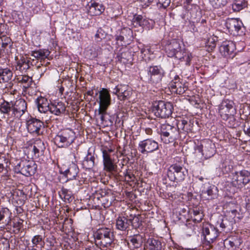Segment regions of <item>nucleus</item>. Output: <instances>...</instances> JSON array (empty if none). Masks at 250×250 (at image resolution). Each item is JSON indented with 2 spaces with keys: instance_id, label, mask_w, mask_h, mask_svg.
Wrapping results in <instances>:
<instances>
[{
  "instance_id": "nucleus-1",
  "label": "nucleus",
  "mask_w": 250,
  "mask_h": 250,
  "mask_svg": "<svg viewBox=\"0 0 250 250\" xmlns=\"http://www.w3.org/2000/svg\"><path fill=\"white\" fill-rule=\"evenodd\" d=\"M95 245L101 249H111L115 246V236L111 229L101 228L93 233Z\"/></svg>"
},
{
  "instance_id": "nucleus-2",
  "label": "nucleus",
  "mask_w": 250,
  "mask_h": 250,
  "mask_svg": "<svg viewBox=\"0 0 250 250\" xmlns=\"http://www.w3.org/2000/svg\"><path fill=\"white\" fill-rule=\"evenodd\" d=\"M76 138L75 132L70 128L60 130L54 138L55 144L61 148H66L72 144Z\"/></svg>"
},
{
  "instance_id": "nucleus-3",
  "label": "nucleus",
  "mask_w": 250,
  "mask_h": 250,
  "mask_svg": "<svg viewBox=\"0 0 250 250\" xmlns=\"http://www.w3.org/2000/svg\"><path fill=\"white\" fill-rule=\"evenodd\" d=\"M160 131L161 140L166 144L174 142L179 136L178 128L167 124H162Z\"/></svg>"
},
{
  "instance_id": "nucleus-4",
  "label": "nucleus",
  "mask_w": 250,
  "mask_h": 250,
  "mask_svg": "<svg viewBox=\"0 0 250 250\" xmlns=\"http://www.w3.org/2000/svg\"><path fill=\"white\" fill-rule=\"evenodd\" d=\"M231 185L237 188H242L250 181V172L243 169L231 173L229 175Z\"/></svg>"
},
{
  "instance_id": "nucleus-5",
  "label": "nucleus",
  "mask_w": 250,
  "mask_h": 250,
  "mask_svg": "<svg viewBox=\"0 0 250 250\" xmlns=\"http://www.w3.org/2000/svg\"><path fill=\"white\" fill-rule=\"evenodd\" d=\"M172 105L171 103L164 101L155 102L152 107L154 115L159 118H166L169 117L172 112Z\"/></svg>"
},
{
  "instance_id": "nucleus-6",
  "label": "nucleus",
  "mask_w": 250,
  "mask_h": 250,
  "mask_svg": "<svg viewBox=\"0 0 250 250\" xmlns=\"http://www.w3.org/2000/svg\"><path fill=\"white\" fill-rule=\"evenodd\" d=\"M186 169L177 164L171 165L167 171V175L169 180L177 183L183 181L186 177Z\"/></svg>"
},
{
  "instance_id": "nucleus-7",
  "label": "nucleus",
  "mask_w": 250,
  "mask_h": 250,
  "mask_svg": "<svg viewBox=\"0 0 250 250\" xmlns=\"http://www.w3.org/2000/svg\"><path fill=\"white\" fill-rule=\"evenodd\" d=\"M37 165L33 161L22 160L15 167V172L28 176L33 175L36 170Z\"/></svg>"
},
{
  "instance_id": "nucleus-8",
  "label": "nucleus",
  "mask_w": 250,
  "mask_h": 250,
  "mask_svg": "<svg viewBox=\"0 0 250 250\" xmlns=\"http://www.w3.org/2000/svg\"><path fill=\"white\" fill-rule=\"evenodd\" d=\"M195 150L201 152L205 159L212 157L216 152L215 145L210 140H205L201 144L195 147Z\"/></svg>"
},
{
  "instance_id": "nucleus-9",
  "label": "nucleus",
  "mask_w": 250,
  "mask_h": 250,
  "mask_svg": "<svg viewBox=\"0 0 250 250\" xmlns=\"http://www.w3.org/2000/svg\"><path fill=\"white\" fill-rule=\"evenodd\" d=\"M202 234L205 240V244L210 245L216 239L219 232L216 228L210 224H207L203 226Z\"/></svg>"
},
{
  "instance_id": "nucleus-10",
  "label": "nucleus",
  "mask_w": 250,
  "mask_h": 250,
  "mask_svg": "<svg viewBox=\"0 0 250 250\" xmlns=\"http://www.w3.org/2000/svg\"><path fill=\"white\" fill-rule=\"evenodd\" d=\"M235 112L233 103L231 101L224 100L220 105L219 113L223 120H227L229 116H233Z\"/></svg>"
},
{
  "instance_id": "nucleus-11",
  "label": "nucleus",
  "mask_w": 250,
  "mask_h": 250,
  "mask_svg": "<svg viewBox=\"0 0 250 250\" xmlns=\"http://www.w3.org/2000/svg\"><path fill=\"white\" fill-rule=\"evenodd\" d=\"M158 148V143L151 139H147L140 141L138 145V150L143 154L152 153Z\"/></svg>"
},
{
  "instance_id": "nucleus-12",
  "label": "nucleus",
  "mask_w": 250,
  "mask_h": 250,
  "mask_svg": "<svg viewBox=\"0 0 250 250\" xmlns=\"http://www.w3.org/2000/svg\"><path fill=\"white\" fill-rule=\"evenodd\" d=\"M149 80L153 83H158L161 81L165 76V72L160 66H151L147 69Z\"/></svg>"
},
{
  "instance_id": "nucleus-13",
  "label": "nucleus",
  "mask_w": 250,
  "mask_h": 250,
  "mask_svg": "<svg viewBox=\"0 0 250 250\" xmlns=\"http://www.w3.org/2000/svg\"><path fill=\"white\" fill-rule=\"evenodd\" d=\"M132 24L134 27L141 26L146 30L152 29L155 22L152 20L144 18L140 15H136L132 20Z\"/></svg>"
},
{
  "instance_id": "nucleus-14",
  "label": "nucleus",
  "mask_w": 250,
  "mask_h": 250,
  "mask_svg": "<svg viewBox=\"0 0 250 250\" xmlns=\"http://www.w3.org/2000/svg\"><path fill=\"white\" fill-rule=\"evenodd\" d=\"M225 25L230 34L237 36L243 25V23L238 19L231 18L226 20Z\"/></svg>"
},
{
  "instance_id": "nucleus-15",
  "label": "nucleus",
  "mask_w": 250,
  "mask_h": 250,
  "mask_svg": "<svg viewBox=\"0 0 250 250\" xmlns=\"http://www.w3.org/2000/svg\"><path fill=\"white\" fill-rule=\"evenodd\" d=\"M169 89L171 91L178 94H182L188 89L185 83L181 81L179 76H176L169 83Z\"/></svg>"
},
{
  "instance_id": "nucleus-16",
  "label": "nucleus",
  "mask_w": 250,
  "mask_h": 250,
  "mask_svg": "<svg viewBox=\"0 0 250 250\" xmlns=\"http://www.w3.org/2000/svg\"><path fill=\"white\" fill-rule=\"evenodd\" d=\"M97 102L99 104V108H102L104 110L107 109L111 104V97L107 89L103 88L99 91Z\"/></svg>"
},
{
  "instance_id": "nucleus-17",
  "label": "nucleus",
  "mask_w": 250,
  "mask_h": 250,
  "mask_svg": "<svg viewBox=\"0 0 250 250\" xmlns=\"http://www.w3.org/2000/svg\"><path fill=\"white\" fill-rule=\"evenodd\" d=\"M112 93L117 95L118 99L121 101H124L130 97L131 91L125 84H119L113 88Z\"/></svg>"
},
{
  "instance_id": "nucleus-18",
  "label": "nucleus",
  "mask_w": 250,
  "mask_h": 250,
  "mask_svg": "<svg viewBox=\"0 0 250 250\" xmlns=\"http://www.w3.org/2000/svg\"><path fill=\"white\" fill-rule=\"evenodd\" d=\"M12 117H21L25 113L27 109L25 101L22 99L16 100L14 104L12 103Z\"/></svg>"
},
{
  "instance_id": "nucleus-19",
  "label": "nucleus",
  "mask_w": 250,
  "mask_h": 250,
  "mask_svg": "<svg viewBox=\"0 0 250 250\" xmlns=\"http://www.w3.org/2000/svg\"><path fill=\"white\" fill-rule=\"evenodd\" d=\"M181 47L180 43L176 41L168 45L166 48V52L168 57H175L181 59L182 57Z\"/></svg>"
},
{
  "instance_id": "nucleus-20",
  "label": "nucleus",
  "mask_w": 250,
  "mask_h": 250,
  "mask_svg": "<svg viewBox=\"0 0 250 250\" xmlns=\"http://www.w3.org/2000/svg\"><path fill=\"white\" fill-rule=\"evenodd\" d=\"M43 124L40 120L35 118H32L27 121L26 127L30 133L34 135H39L41 127Z\"/></svg>"
},
{
  "instance_id": "nucleus-21",
  "label": "nucleus",
  "mask_w": 250,
  "mask_h": 250,
  "mask_svg": "<svg viewBox=\"0 0 250 250\" xmlns=\"http://www.w3.org/2000/svg\"><path fill=\"white\" fill-rule=\"evenodd\" d=\"M45 148L44 143L42 140L38 139L34 141L33 144L30 146L29 149L33 153V158H37L43 154Z\"/></svg>"
},
{
  "instance_id": "nucleus-22",
  "label": "nucleus",
  "mask_w": 250,
  "mask_h": 250,
  "mask_svg": "<svg viewBox=\"0 0 250 250\" xmlns=\"http://www.w3.org/2000/svg\"><path fill=\"white\" fill-rule=\"evenodd\" d=\"M238 243L237 239L235 237H229L221 242L220 248H216V250H234L236 249Z\"/></svg>"
},
{
  "instance_id": "nucleus-23",
  "label": "nucleus",
  "mask_w": 250,
  "mask_h": 250,
  "mask_svg": "<svg viewBox=\"0 0 250 250\" xmlns=\"http://www.w3.org/2000/svg\"><path fill=\"white\" fill-rule=\"evenodd\" d=\"M87 6L88 13L92 16L100 15L104 11V6L99 2L91 1Z\"/></svg>"
},
{
  "instance_id": "nucleus-24",
  "label": "nucleus",
  "mask_w": 250,
  "mask_h": 250,
  "mask_svg": "<svg viewBox=\"0 0 250 250\" xmlns=\"http://www.w3.org/2000/svg\"><path fill=\"white\" fill-rule=\"evenodd\" d=\"M103 158L104 170L110 173L115 171L117 166L114 164L106 150L103 151Z\"/></svg>"
},
{
  "instance_id": "nucleus-25",
  "label": "nucleus",
  "mask_w": 250,
  "mask_h": 250,
  "mask_svg": "<svg viewBox=\"0 0 250 250\" xmlns=\"http://www.w3.org/2000/svg\"><path fill=\"white\" fill-rule=\"evenodd\" d=\"M235 49V44L231 41H225L221 45L219 50L221 54L226 57H231ZM233 57V55H232Z\"/></svg>"
},
{
  "instance_id": "nucleus-26",
  "label": "nucleus",
  "mask_w": 250,
  "mask_h": 250,
  "mask_svg": "<svg viewBox=\"0 0 250 250\" xmlns=\"http://www.w3.org/2000/svg\"><path fill=\"white\" fill-rule=\"evenodd\" d=\"M132 219L125 216H119L116 221V229L122 231L126 230L132 224Z\"/></svg>"
},
{
  "instance_id": "nucleus-27",
  "label": "nucleus",
  "mask_w": 250,
  "mask_h": 250,
  "mask_svg": "<svg viewBox=\"0 0 250 250\" xmlns=\"http://www.w3.org/2000/svg\"><path fill=\"white\" fill-rule=\"evenodd\" d=\"M35 103L40 112L45 113L49 111L50 104L46 98L40 96L36 100Z\"/></svg>"
},
{
  "instance_id": "nucleus-28",
  "label": "nucleus",
  "mask_w": 250,
  "mask_h": 250,
  "mask_svg": "<svg viewBox=\"0 0 250 250\" xmlns=\"http://www.w3.org/2000/svg\"><path fill=\"white\" fill-rule=\"evenodd\" d=\"M79 171V169L77 165L74 163H72L64 171L63 174L68 180H73L76 179Z\"/></svg>"
},
{
  "instance_id": "nucleus-29",
  "label": "nucleus",
  "mask_w": 250,
  "mask_h": 250,
  "mask_svg": "<svg viewBox=\"0 0 250 250\" xmlns=\"http://www.w3.org/2000/svg\"><path fill=\"white\" fill-rule=\"evenodd\" d=\"M65 108V105L62 102H54L50 104L49 111L52 114L59 116L64 113Z\"/></svg>"
},
{
  "instance_id": "nucleus-30",
  "label": "nucleus",
  "mask_w": 250,
  "mask_h": 250,
  "mask_svg": "<svg viewBox=\"0 0 250 250\" xmlns=\"http://www.w3.org/2000/svg\"><path fill=\"white\" fill-rule=\"evenodd\" d=\"M83 166L86 169H90L93 167L95 165V157L89 150L86 156L83 161Z\"/></svg>"
},
{
  "instance_id": "nucleus-31",
  "label": "nucleus",
  "mask_w": 250,
  "mask_h": 250,
  "mask_svg": "<svg viewBox=\"0 0 250 250\" xmlns=\"http://www.w3.org/2000/svg\"><path fill=\"white\" fill-rule=\"evenodd\" d=\"M143 237L142 235L137 234L130 236L128 238V241L132 244L134 248H140L143 243Z\"/></svg>"
},
{
  "instance_id": "nucleus-32",
  "label": "nucleus",
  "mask_w": 250,
  "mask_h": 250,
  "mask_svg": "<svg viewBox=\"0 0 250 250\" xmlns=\"http://www.w3.org/2000/svg\"><path fill=\"white\" fill-rule=\"evenodd\" d=\"M0 112L4 115H7L8 117H12V103L4 101L3 103H1L0 104Z\"/></svg>"
},
{
  "instance_id": "nucleus-33",
  "label": "nucleus",
  "mask_w": 250,
  "mask_h": 250,
  "mask_svg": "<svg viewBox=\"0 0 250 250\" xmlns=\"http://www.w3.org/2000/svg\"><path fill=\"white\" fill-rule=\"evenodd\" d=\"M50 53L48 49H41L32 51L31 56L38 60H44L48 57Z\"/></svg>"
},
{
  "instance_id": "nucleus-34",
  "label": "nucleus",
  "mask_w": 250,
  "mask_h": 250,
  "mask_svg": "<svg viewBox=\"0 0 250 250\" xmlns=\"http://www.w3.org/2000/svg\"><path fill=\"white\" fill-rule=\"evenodd\" d=\"M149 250H162L163 246L161 242L158 239L150 238L147 241Z\"/></svg>"
},
{
  "instance_id": "nucleus-35",
  "label": "nucleus",
  "mask_w": 250,
  "mask_h": 250,
  "mask_svg": "<svg viewBox=\"0 0 250 250\" xmlns=\"http://www.w3.org/2000/svg\"><path fill=\"white\" fill-rule=\"evenodd\" d=\"M12 76V72L9 69H0V83L8 82Z\"/></svg>"
},
{
  "instance_id": "nucleus-36",
  "label": "nucleus",
  "mask_w": 250,
  "mask_h": 250,
  "mask_svg": "<svg viewBox=\"0 0 250 250\" xmlns=\"http://www.w3.org/2000/svg\"><path fill=\"white\" fill-rule=\"evenodd\" d=\"M11 212L8 208H2L0 210V222L3 224H8L10 222Z\"/></svg>"
},
{
  "instance_id": "nucleus-37",
  "label": "nucleus",
  "mask_w": 250,
  "mask_h": 250,
  "mask_svg": "<svg viewBox=\"0 0 250 250\" xmlns=\"http://www.w3.org/2000/svg\"><path fill=\"white\" fill-rule=\"evenodd\" d=\"M29 61L24 57H22L17 62V65L16 66L17 70H19L21 72L26 71L30 67Z\"/></svg>"
},
{
  "instance_id": "nucleus-38",
  "label": "nucleus",
  "mask_w": 250,
  "mask_h": 250,
  "mask_svg": "<svg viewBox=\"0 0 250 250\" xmlns=\"http://www.w3.org/2000/svg\"><path fill=\"white\" fill-rule=\"evenodd\" d=\"M229 224V222L227 218L220 217L216 223V229L219 228L221 231L227 232L229 230V229H228Z\"/></svg>"
},
{
  "instance_id": "nucleus-39",
  "label": "nucleus",
  "mask_w": 250,
  "mask_h": 250,
  "mask_svg": "<svg viewBox=\"0 0 250 250\" xmlns=\"http://www.w3.org/2000/svg\"><path fill=\"white\" fill-rule=\"evenodd\" d=\"M231 6L233 11L239 12L247 6V2L245 0H234Z\"/></svg>"
},
{
  "instance_id": "nucleus-40",
  "label": "nucleus",
  "mask_w": 250,
  "mask_h": 250,
  "mask_svg": "<svg viewBox=\"0 0 250 250\" xmlns=\"http://www.w3.org/2000/svg\"><path fill=\"white\" fill-rule=\"evenodd\" d=\"M17 81L18 82L23 84L25 88H28L31 86L33 83L32 78L27 75L20 76L17 78Z\"/></svg>"
},
{
  "instance_id": "nucleus-41",
  "label": "nucleus",
  "mask_w": 250,
  "mask_h": 250,
  "mask_svg": "<svg viewBox=\"0 0 250 250\" xmlns=\"http://www.w3.org/2000/svg\"><path fill=\"white\" fill-rule=\"evenodd\" d=\"M216 190V188L213 185H210L208 184V186L207 188V189L206 190H203L202 191V194H207L208 197H206L208 199L214 198L215 196V194L214 193V191Z\"/></svg>"
},
{
  "instance_id": "nucleus-42",
  "label": "nucleus",
  "mask_w": 250,
  "mask_h": 250,
  "mask_svg": "<svg viewBox=\"0 0 250 250\" xmlns=\"http://www.w3.org/2000/svg\"><path fill=\"white\" fill-rule=\"evenodd\" d=\"M209 2L214 8H222L227 5L229 0H209Z\"/></svg>"
},
{
  "instance_id": "nucleus-43",
  "label": "nucleus",
  "mask_w": 250,
  "mask_h": 250,
  "mask_svg": "<svg viewBox=\"0 0 250 250\" xmlns=\"http://www.w3.org/2000/svg\"><path fill=\"white\" fill-rule=\"evenodd\" d=\"M31 241L33 247L40 245L41 247H43L44 245L43 237L40 235L34 236L32 238Z\"/></svg>"
},
{
  "instance_id": "nucleus-44",
  "label": "nucleus",
  "mask_w": 250,
  "mask_h": 250,
  "mask_svg": "<svg viewBox=\"0 0 250 250\" xmlns=\"http://www.w3.org/2000/svg\"><path fill=\"white\" fill-rule=\"evenodd\" d=\"M60 196L63 198L65 202H70L72 200L71 192L66 188H62Z\"/></svg>"
},
{
  "instance_id": "nucleus-45",
  "label": "nucleus",
  "mask_w": 250,
  "mask_h": 250,
  "mask_svg": "<svg viewBox=\"0 0 250 250\" xmlns=\"http://www.w3.org/2000/svg\"><path fill=\"white\" fill-rule=\"evenodd\" d=\"M192 58V55L189 52L182 51V57L181 59H178L181 61L186 62V64L189 65L190 64V61Z\"/></svg>"
},
{
  "instance_id": "nucleus-46",
  "label": "nucleus",
  "mask_w": 250,
  "mask_h": 250,
  "mask_svg": "<svg viewBox=\"0 0 250 250\" xmlns=\"http://www.w3.org/2000/svg\"><path fill=\"white\" fill-rule=\"evenodd\" d=\"M216 37H213L209 38L206 42V46L208 47V50H212L216 46Z\"/></svg>"
},
{
  "instance_id": "nucleus-47",
  "label": "nucleus",
  "mask_w": 250,
  "mask_h": 250,
  "mask_svg": "<svg viewBox=\"0 0 250 250\" xmlns=\"http://www.w3.org/2000/svg\"><path fill=\"white\" fill-rule=\"evenodd\" d=\"M9 244L6 239H0V250H8Z\"/></svg>"
},
{
  "instance_id": "nucleus-48",
  "label": "nucleus",
  "mask_w": 250,
  "mask_h": 250,
  "mask_svg": "<svg viewBox=\"0 0 250 250\" xmlns=\"http://www.w3.org/2000/svg\"><path fill=\"white\" fill-rule=\"evenodd\" d=\"M107 109L103 110L102 108H99L98 109V115L100 116V119L102 123H103L105 121L104 116L106 114Z\"/></svg>"
},
{
  "instance_id": "nucleus-49",
  "label": "nucleus",
  "mask_w": 250,
  "mask_h": 250,
  "mask_svg": "<svg viewBox=\"0 0 250 250\" xmlns=\"http://www.w3.org/2000/svg\"><path fill=\"white\" fill-rule=\"evenodd\" d=\"M170 3V0H158V5L164 8L167 7Z\"/></svg>"
},
{
  "instance_id": "nucleus-50",
  "label": "nucleus",
  "mask_w": 250,
  "mask_h": 250,
  "mask_svg": "<svg viewBox=\"0 0 250 250\" xmlns=\"http://www.w3.org/2000/svg\"><path fill=\"white\" fill-rule=\"evenodd\" d=\"M1 46L3 48H6L9 43H10L11 40L9 38L4 37L1 38Z\"/></svg>"
},
{
  "instance_id": "nucleus-51",
  "label": "nucleus",
  "mask_w": 250,
  "mask_h": 250,
  "mask_svg": "<svg viewBox=\"0 0 250 250\" xmlns=\"http://www.w3.org/2000/svg\"><path fill=\"white\" fill-rule=\"evenodd\" d=\"M192 220L195 223H199L201 222L203 218L202 213H199L198 215L194 216H192Z\"/></svg>"
},
{
  "instance_id": "nucleus-52",
  "label": "nucleus",
  "mask_w": 250,
  "mask_h": 250,
  "mask_svg": "<svg viewBox=\"0 0 250 250\" xmlns=\"http://www.w3.org/2000/svg\"><path fill=\"white\" fill-rule=\"evenodd\" d=\"M187 121L184 120H183L181 121V123L179 122V123L177 125V128L179 130V128H181L184 131H186L185 129V126L187 124Z\"/></svg>"
},
{
  "instance_id": "nucleus-53",
  "label": "nucleus",
  "mask_w": 250,
  "mask_h": 250,
  "mask_svg": "<svg viewBox=\"0 0 250 250\" xmlns=\"http://www.w3.org/2000/svg\"><path fill=\"white\" fill-rule=\"evenodd\" d=\"M154 0H139L143 7H147Z\"/></svg>"
},
{
  "instance_id": "nucleus-54",
  "label": "nucleus",
  "mask_w": 250,
  "mask_h": 250,
  "mask_svg": "<svg viewBox=\"0 0 250 250\" xmlns=\"http://www.w3.org/2000/svg\"><path fill=\"white\" fill-rule=\"evenodd\" d=\"M22 227V223L20 221L14 222L13 227L16 229V230L19 231Z\"/></svg>"
},
{
  "instance_id": "nucleus-55",
  "label": "nucleus",
  "mask_w": 250,
  "mask_h": 250,
  "mask_svg": "<svg viewBox=\"0 0 250 250\" xmlns=\"http://www.w3.org/2000/svg\"><path fill=\"white\" fill-rule=\"evenodd\" d=\"M244 131L246 134L250 135V125H249V124L244 125Z\"/></svg>"
},
{
  "instance_id": "nucleus-56",
  "label": "nucleus",
  "mask_w": 250,
  "mask_h": 250,
  "mask_svg": "<svg viewBox=\"0 0 250 250\" xmlns=\"http://www.w3.org/2000/svg\"><path fill=\"white\" fill-rule=\"evenodd\" d=\"M100 33L101 32L100 30H98L97 32V33L95 35V39L97 42H100L102 39V37L100 36Z\"/></svg>"
},
{
  "instance_id": "nucleus-57",
  "label": "nucleus",
  "mask_w": 250,
  "mask_h": 250,
  "mask_svg": "<svg viewBox=\"0 0 250 250\" xmlns=\"http://www.w3.org/2000/svg\"><path fill=\"white\" fill-rule=\"evenodd\" d=\"M201 213L202 212L199 209H197L196 208H194L193 209V216H196V215H198L199 213Z\"/></svg>"
},
{
  "instance_id": "nucleus-58",
  "label": "nucleus",
  "mask_w": 250,
  "mask_h": 250,
  "mask_svg": "<svg viewBox=\"0 0 250 250\" xmlns=\"http://www.w3.org/2000/svg\"><path fill=\"white\" fill-rule=\"evenodd\" d=\"M115 39L117 42H118V41L123 42L124 40V37L121 35H116Z\"/></svg>"
},
{
  "instance_id": "nucleus-59",
  "label": "nucleus",
  "mask_w": 250,
  "mask_h": 250,
  "mask_svg": "<svg viewBox=\"0 0 250 250\" xmlns=\"http://www.w3.org/2000/svg\"><path fill=\"white\" fill-rule=\"evenodd\" d=\"M90 53L91 55L89 56V57L91 59L96 58L98 55V54L96 52H94L93 53L91 52Z\"/></svg>"
},
{
  "instance_id": "nucleus-60",
  "label": "nucleus",
  "mask_w": 250,
  "mask_h": 250,
  "mask_svg": "<svg viewBox=\"0 0 250 250\" xmlns=\"http://www.w3.org/2000/svg\"><path fill=\"white\" fill-rule=\"evenodd\" d=\"M150 51V50L149 48H147V49H146L145 48H143L141 49V52L142 53H144L145 52H147L148 53H149Z\"/></svg>"
},
{
  "instance_id": "nucleus-61",
  "label": "nucleus",
  "mask_w": 250,
  "mask_h": 250,
  "mask_svg": "<svg viewBox=\"0 0 250 250\" xmlns=\"http://www.w3.org/2000/svg\"><path fill=\"white\" fill-rule=\"evenodd\" d=\"M246 207L247 209L250 211V202L246 204Z\"/></svg>"
},
{
  "instance_id": "nucleus-62",
  "label": "nucleus",
  "mask_w": 250,
  "mask_h": 250,
  "mask_svg": "<svg viewBox=\"0 0 250 250\" xmlns=\"http://www.w3.org/2000/svg\"><path fill=\"white\" fill-rule=\"evenodd\" d=\"M4 169V167L3 164H0V173L2 172Z\"/></svg>"
},
{
  "instance_id": "nucleus-63",
  "label": "nucleus",
  "mask_w": 250,
  "mask_h": 250,
  "mask_svg": "<svg viewBox=\"0 0 250 250\" xmlns=\"http://www.w3.org/2000/svg\"><path fill=\"white\" fill-rule=\"evenodd\" d=\"M170 250H181L180 248H177V247H174L173 248H171Z\"/></svg>"
},
{
  "instance_id": "nucleus-64",
  "label": "nucleus",
  "mask_w": 250,
  "mask_h": 250,
  "mask_svg": "<svg viewBox=\"0 0 250 250\" xmlns=\"http://www.w3.org/2000/svg\"><path fill=\"white\" fill-rule=\"evenodd\" d=\"M205 22H206V20H203H203L201 21V24H203V26H204V23H205Z\"/></svg>"
}]
</instances>
